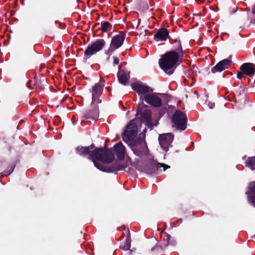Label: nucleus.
Masks as SVG:
<instances>
[{
	"label": "nucleus",
	"instance_id": "1",
	"mask_svg": "<svg viewBox=\"0 0 255 255\" xmlns=\"http://www.w3.org/2000/svg\"><path fill=\"white\" fill-rule=\"evenodd\" d=\"M75 152L80 156H88L89 159L95 157L97 160L107 163H110L114 159L115 155L111 148L104 149L103 147L96 148L93 150H89L87 146H78L75 148Z\"/></svg>",
	"mask_w": 255,
	"mask_h": 255
},
{
	"label": "nucleus",
	"instance_id": "2",
	"mask_svg": "<svg viewBox=\"0 0 255 255\" xmlns=\"http://www.w3.org/2000/svg\"><path fill=\"white\" fill-rule=\"evenodd\" d=\"M183 56L169 51L163 54L159 60V65L162 70L168 75L173 73L177 65L181 62Z\"/></svg>",
	"mask_w": 255,
	"mask_h": 255
},
{
	"label": "nucleus",
	"instance_id": "3",
	"mask_svg": "<svg viewBox=\"0 0 255 255\" xmlns=\"http://www.w3.org/2000/svg\"><path fill=\"white\" fill-rule=\"evenodd\" d=\"M187 118L185 113L182 111L177 110L171 118L173 126L177 129L184 130L186 128L187 123Z\"/></svg>",
	"mask_w": 255,
	"mask_h": 255
},
{
	"label": "nucleus",
	"instance_id": "4",
	"mask_svg": "<svg viewBox=\"0 0 255 255\" xmlns=\"http://www.w3.org/2000/svg\"><path fill=\"white\" fill-rule=\"evenodd\" d=\"M106 44L103 39H99L89 44L84 51V58L87 59L103 49Z\"/></svg>",
	"mask_w": 255,
	"mask_h": 255
},
{
	"label": "nucleus",
	"instance_id": "5",
	"mask_svg": "<svg viewBox=\"0 0 255 255\" xmlns=\"http://www.w3.org/2000/svg\"><path fill=\"white\" fill-rule=\"evenodd\" d=\"M132 150L135 155L140 157L147 156L149 152L145 141L139 139H135L133 141Z\"/></svg>",
	"mask_w": 255,
	"mask_h": 255
},
{
	"label": "nucleus",
	"instance_id": "6",
	"mask_svg": "<svg viewBox=\"0 0 255 255\" xmlns=\"http://www.w3.org/2000/svg\"><path fill=\"white\" fill-rule=\"evenodd\" d=\"M126 128L122 134V138L124 141L128 142L134 139L137 135V126L134 119L130 121L127 126Z\"/></svg>",
	"mask_w": 255,
	"mask_h": 255
},
{
	"label": "nucleus",
	"instance_id": "7",
	"mask_svg": "<svg viewBox=\"0 0 255 255\" xmlns=\"http://www.w3.org/2000/svg\"><path fill=\"white\" fill-rule=\"evenodd\" d=\"M147 106L141 104H138L136 110V118L138 119L141 123H144L152 119L151 111L150 109H147Z\"/></svg>",
	"mask_w": 255,
	"mask_h": 255
},
{
	"label": "nucleus",
	"instance_id": "8",
	"mask_svg": "<svg viewBox=\"0 0 255 255\" xmlns=\"http://www.w3.org/2000/svg\"><path fill=\"white\" fill-rule=\"evenodd\" d=\"M125 37V33L122 31H120L118 34L113 36L111 39L110 46L108 49V52L112 53L116 49L121 47L124 43Z\"/></svg>",
	"mask_w": 255,
	"mask_h": 255
},
{
	"label": "nucleus",
	"instance_id": "9",
	"mask_svg": "<svg viewBox=\"0 0 255 255\" xmlns=\"http://www.w3.org/2000/svg\"><path fill=\"white\" fill-rule=\"evenodd\" d=\"M140 99L143 103L144 100L146 103L154 107H159L162 105L161 99L157 96L155 93H149L144 96H140Z\"/></svg>",
	"mask_w": 255,
	"mask_h": 255
},
{
	"label": "nucleus",
	"instance_id": "10",
	"mask_svg": "<svg viewBox=\"0 0 255 255\" xmlns=\"http://www.w3.org/2000/svg\"><path fill=\"white\" fill-rule=\"evenodd\" d=\"M174 138V135L171 133L159 134L158 140L161 147L166 151L169 147H171V143Z\"/></svg>",
	"mask_w": 255,
	"mask_h": 255
},
{
	"label": "nucleus",
	"instance_id": "11",
	"mask_svg": "<svg viewBox=\"0 0 255 255\" xmlns=\"http://www.w3.org/2000/svg\"><path fill=\"white\" fill-rule=\"evenodd\" d=\"M131 87L139 95V97L140 96H144L145 95L153 92V89L150 87L135 82L131 84Z\"/></svg>",
	"mask_w": 255,
	"mask_h": 255
},
{
	"label": "nucleus",
	"instance_id": "12",
	"mask_svg": "<svg viewBox=\"0 0 255 255\" xmlns=\"http://www.w3.org/2000/svg\"><path fill=\"white\" fill-rule=\"evenodd\" d=\"M161 167H163V171H165L166 169L170 168V166L163 163H157L153 160L147 164L145 168V171L147 174H151L155 173Z\"/></svg>",
	"mask_w": 255,
	"mask_h": 255
},
{
	"label": "nucleus",
	"instance_id": "13",
	"mask_svg": "<svg viewBox=\"0 0 255 255\" xmlns=\"http://www.w3.org/2000/svg\"><path fill=\"white\" fill-rule=\"evenodd\" d=\"M169 43L172 45L171 51H174L175 53L183 57L184 52L181 40L177 37H169Z\"/></svg>",
	"mask_w": 255,
	"mask_h": 255
},
{
	"label": "nucleus",
	"instance_id": "14",
	"mask_svg": "<svg viewBox=\"0 0 255 255\" xmlns=\"http://www.w3.org/2000/svg\"><path fill=\"white\" fill-rule=\"evenodd\" d=\"M244 75H246L250 77H253L255 75V65L252 63H245L240 67Z\"/></svg>",
	"mask_w": 255,
	"mask_h": 255
},
{
	"label": "nucleus",
	"instance_id": "15",
	"mask_svg": "<svg viewBox=\"0 0 255 255\" xmlns=\"http://www.w3.org/2000/svg\"><path fill=\"white\" fill-rule=\"evenodd\" d=\"M232 63V61L229 59H224L218 62L215 66L213 67L211 71L213 73L216 72H221L226 69H227L229 65Z\"/></svg>",
	"mask_w": 255,
	"mask_h": 255
},
{
	"label": "nucleus",
	"instance_id": "16",
	"mask_svg": "<svg viewBox=\"0 0 255 255\" xmlns=\"http://www.w3.org/2000/svg\"><path fill=\"white\" fill-rule=\"evenodd\" d=\"M169 37H171L169 36L168 29L165 28H160L154 34L153 39L156 41H164Z\"/></svg>",
	"mask_w": 255,
	"mask_h": 255
},
{
	"label": "nucleus",
	"instance_id": "17",
	"mask_svg": "<svg viewBox=\"0 0 255 255\" xmlns=\"http://www.w3.org/2000/svg\"><path fill=\"white\" fill-rule=\"evenodd\" d=\"M126 242L124 243V245H121L120 246V248L121 250H124V251H128L129 250V252L128 253V255H132L133 253L135 252V251L133 249L130 250V248L131 246V239L130 237V231L128 228L127 230L126 231Z\"/></svg>",
	"mask_w": 255,
	"mask_h": 255
},
{
	"label": "nucleus",
	"instance_id": "18",
	"mask_svg": "<svg viewBox=\"0 0 255 255\" xmlns=\"http://www.w3.org/2000/svg\"><path fill=\"white\" fill-rule=\"evenodd\" d=\"M114 149L119 160H123L125 156L126 148L123 143L120 142L116 144L114 146Z\"/></svg>",
	"mask_w": 255,
	"mask_h": 255
},
{
	"label": "nucleus",
	"instance_id": "19",
	"mask_svg": "<svg viewBox=\"0 0 255 255\" xmlns=\"http://www.w3.org/2000/svg\"><path fill=\"white\" fill-rule=\"evenodd\" d=\"M119 83L123 85H127L130 78L129 72L126 70H121L117 74Z\"/></svg>",
	"mask_w": 255,
	"mask_h": 255
},
{
	"label": "nucleus",
	"instance_id": "20",
	"mask_svg": "<svg viewBox=\"0 0 255 255\" xmlns=\"http://www.w3.org/2000/svg\"><path fill=\"white\" fill-rule=\"evenodd\" d=\"M95 103V102L92 101L91 109L89 111L90 113L85 116L86 119L92 118L94 120H96L98 119L99 114V110L98 106H97Z\"/></svg>",
	"mask_w": 255,
	"mask_h": 255
},
{
	"label": "nucleus",
	"instance_id": "21",
	"mask_svg": "<svg viewBox=\"0 0 255 255\" xmlns=\"http://www.w3.org/2000/svg\"><path fill=\"white\" fill-rule=\"evenodd\" d=\"M103 88L98 84H96L92 88V100L96 102V99L99 98L101 95Z\"/></svg>",
	"mask_w": 255,
	"mask_h": 255
},
{
	"label": "nucleus",
	"instance_id": "22",
	"mask_svg": "<svg viewBox=\"0 0 255 255\" xmlns=\"http://www.w3.org/2000/svg\"><path fill=\"white\" fill-rule=\"evenodd\" d=\"M125 168V164L116 161L112 165H109V173L115 172L116 173L117 171L124 170Z\"/></svg>",
	"mask_w": 255,
	"mask_h": 255
},
{
	"label": "nucleus",
	"instance_id": "23",
	"mask_svg": "<svg viewBox=\"0 0 255 255\" xmlns=\"http://www.w3.org/2000/svg\"><path fill=\"white\" fill-rule=\"evenodd\" d=\"M248 199L250 202L255 204V181L251 182L250 184Z\"/></svg>",
	"mask_w": 255,
	"mask_h": 255
},
{
	"label": "nucleus",
	"instance_id": "24",
	"mask_svg": "<svg viewBox=\"0 0 255 255\" xmlns=\"http://www.w3.org/2000/svg\"><path fill=\"white\" fill-rule=\"evenodd\" d=\"M171 236L167 233H164V236L163 238V245L165 247L168 246H174L176 245V241L171 240Z\"/></svg>",
	"mask_w": 255,
	"mask_h": 255
},
{
	"label": "nucleus",
	"instance_id": "25",
	"mask_svg": "<svg viewBox=\"0 0 255 255\" xmlns=\"http://www.w3.org/2000/svg\"><path fill=\"white\" fill-rule=\"evenodd\" d=\"M96 158L95 157H93V158L91 159L93 162L94 165L101 171H102L103 172H109V165H104L102 163L97 162L96 160Z\"/></svg>",
	"mask_w": 255,
	"mask_h": 255
},
{
	"label": "nucleus",
	"instance_id": "26",
	"mask_svg": "<svg viewBox=\"0 0 255 255\" xmlns=\"http://www.w3.org/2000/svg\"><path fill=\"white\" fill-rule=\"evenodd\" d=\"M245 166L251 169H255V156L249 157L245 163Z\"/></svg>",
	"mask_w": 255,
	"mask_h": 255
},
{
	"label": "nucleus",
	"instance_id": "27",
	"mask_svg": "<svg viewBox=\"0 0 255 255\" xmlns=\"http://www.w3.org/2000/svg\"><path fill=\"white\" fill-rule=\"evenodd\" d=\"M112 27V25L108 21H103L101 23V26L100 28L102 32H106L109 29L111 30Z\"/></svg>",
	"mask_w": 255,
	"mask_h": 255
},
{
	"label": "nucleus",
	"instance_id": "28",
	"mask_svg": "<svg viewBox=\"0 0 255 255\" xmlns=\"http://www.w3.org/2000/svg\"><path fill=\"white\" fill-rule=\"evenodd\" d=\"M239 20L242 25H244L248 21V14L246 12H241L239 14Z\"/></svg>",
	"mask_w": 255,
	"mask_h": 255
},
{
	"label": "nucleus",
	"instance_id": "29",
	"mask_svg": "<svg viewBox=\"0 0 255 255\" xmlns=\"http://www.w3.org/2000/svg\"><path fill=\"white\" fill-rule=\"evenodd\" d=\"M162 251V248L161 246L156 244L153 248L151 249V251L153 254L155 255L156 253L160 254Z\"/></svg>",
	"mask_w": 255,
	"mask_h": 255
},
{
	"label": "nucleus",
	"instance_id": "30",
	"mask_svg": "<svg viewBox=\"0 0 255 255\" xmlns=\"http://www.w3.org/2000/svg\"><path fill=\"white\" fill-rule=\"evenodd\" d=\"M146 132V128H145L142 132L139 135V136L136 139H139L142 140V141H145V133Z\"/></svg>",
	"mask_w": 255,
	"mask_h": 255
},
{
	"label": "nucleus",
	"instance_id": "31",
	"mask_svg": "<svg viewBox=\"0 0 255 255\" xmlns=\"http://www.w3.org/2000/svg\"><path fill=\"white\" fill-rule=\"evenodd\" d=\"M248 79V81L249 82V84L250 85V86H249L248 88H247V87H243V91L244 92H245L246 91H247V89L249 88H253L255 87V81H253V82L252 83H251V79L250 78H247Z\"/></svg>",
	"mask_w": 255,
	"mask_h": 255
},
{
	"label": "nucleus",
	"instance_id": "32",
	"mask_svg": "<svg viewBox=\"0 0 255 255\" xmlns=\"http://www.w3.org/2000/svg\"><path fill=\"white\" fill-rule=\"evenodd\" d=\"M146 126L149 128L150 130L153 129V124L152 123V119L144 123Z\"/></svg>",
	"mask_w": 255,
	"mask_h": 255
},
{
	"label": "nucleus",
	"instance_id": "33",
	"mask_svg": "<svg viewBox=\"0 0 255 255\" xmlns=\"http://www.w3.org/2000/svg\"><path fill=\"white\" fill-rule=\"evenodd\" d=\"M140 6L144 10H148L149 8L148 4L146 1H141L140 3Z\"/></svg>",
	"mask_w": 255,
	"mask_h": 255
},
{
	"label": "nucleus",
	"instance_id": "34",
	"mask_svg": "<svg viewBox=\"0 0 255 255\" xmlns=\"http://www.w3.org/2000/svg\"><path fill=\"white\" fill-rule=\"evenodd\" d=\"M18 100V102L20 104L24 102H27V97L25 96L24 97H22V96H20L18 97V99H17V101Z\"/></svg>",
	"mask_w": 255,
	"mask_h": 255
},
{
	"label": "nucleus",
	"instance_id": "35",
	"mask_svg": "<svg viewBox=\"0 0 255 255\" xmlns=\"http://www.w3.org/2000/svg\"><path fill=\"white\" fill-rule=\"evenodd\" d=\"M14 170V167H11L10 169L9 170L8 172L5 171L3 172L1 174V176H7L9 175Z\"/></svg>",
	"mask_w": 255,
	"mask_h": 255
},
{
	"label": "nucleus",
	"instance_id": "36",
	"mask_svg": "<svg viewBox=\"0 0 255 255\" xmlns=\"http://www.w3.org/2000/svg\"><path fill=\"white\" fill-rule=\"evenodd\" d=\"M244 74V73L240 70V71L237 72V77L239 79H241Z\"/></svg>",
	"mask_w": 255,
	"mask_h": 255
},
{
	"label": "nucleus",
	"instance_id": "37",
	"mask_svg": "<svg viewBox=\"0 0 255 255\" xmlns=\"http://www.w3.org/2000/svg\"><path fill=\"white\" fill-rule=\"evenodd\" d=\"M166 111V108L164 107L162 108L159 112V115L161 116L165 114V112Z\"/></svg>",
	"mask_w": 255,
	"mask_h": 255
},
{
	"label": "nucleus",
	"instance_id": "38",
	"mask_svg": "<svg viewBox=\"0 0 255 255\" xmlns=\"http://www.w3.org/2000/svg\"><path fill=\"white\" fill-rule=\"evenodd\" d=\"M113 59H114V61H113L114 65L119 64L120 61H119V59L117 57L114 56L113 57Z\"/></svg>",
	"mask_w": 255,
	"mask_h": 255
},
{
	"label": "nucleus",
	"instance_id": "39",
	"mask_svg": "<svg viewBox=\"0 0 255 255\" xmlns=\"http://www.w3.org/2000/svg\"><path fill=\"white\" fill-rule=\"evenodd\" d=\"M105 81L104 80H100V82L98 83H96V84H98L99 85L101 86L102 88H103V87L105 86Z\"/></svg>",
	"mask_w": 255,
	"mask_h": 255
},
{
	"label": "nucleus",
	"instance_id": "40",
	"mask_svg": "<svg viewBox=\"0 0 255 255\" xmlns=\"http://www.w3.org/2000/svg\"><path fill=\"white\" fill-rule=\"evenodd\" d=\"M87 147H89V150H93L96 148L95 145L94 144L92 143L90 146H87Z\"/></svg>",
	"mask_w": 255,
	"mask_h": 255
},
{
	"label": "nucleus",
	"instance_id": "41",
	"mask_svg": "<svg viewBox=\"0 0 255 255\" xmlns=\"http://www.w3.org/2000/svg\"><path fill=\"white\" fill-rule=\"evenodd\" d=\"M124 238V233H123L122 235V236H121L120 238L118 240V241H121Z\"/></svg>",
	"mask_w": 255,
	"mask_h": 255
},
{
	"label": "nucleus",
	"instance_id": "42",
	"mask_svg": "<svg viewBox=\"0 0 255 255\" xmlns=\"http://www.w3.org/2000/svg\"><path fill=\"white\" fill-rule=\"evenodd\" d=\"M95 102H97L98 104L101 103L102 100L99 99V98L96 99V101Z\"/></svg>",
	"mask_w": 255,
	"mask_h": 255
},
{
	"label": "nucleus",
	"instance_id": "43",
	"mask_svg": "<svg viewBox=\"0 0 255 255\" xmlns=\"http://www.w3.org/2000/svg\"><path fill=\"white\" fill-rule=\"evenodd\" d=\"M252 13L255 15V5H254L253 8L252 9Z\"/></svg>",
	"mask_w": 255,
	"mask_h": 255
},
{
	"label": "nucleus",
	"instance_id": "44",
	"mask_svg": "<svg viewBox=\"0 0 255 255\" xmlns=\"http://www.w3.org/2000/svg\"><path fill=\"white\" fill-rule=\"evenodd\" d=\"M19 61H21V62L22 61V57L21 55L19 56Z\"/></svg>",
	"mask_w": 255,
	"mask_h": 255
},
{
	"label": "nucleus",
	"instance_id": "45",
	"mask_svg": "<svg viewBox=\"0 0 255 255\" xmlns=\"http://www.w3.org/2000/svg\"><path fill=\"white\" fill-rule=\"evenodd\" d=\"M210 108L212 109L213 108V107L214 106V103H212L211 105H209Z\"/></svg>",
	"mask_w": 255,
	"mask_h": 255
},
{
	"label": "nucleus",
	"instance_id": "46",
	"mask_svg": "<svg viewBox=\"0 0 255 255\" xmlns=\"http://www.w3.org/2000/svg\"><path fill=\"white\" fill-rule=\"evenodd\" d=\"M23 122H24V121H23V120H20V121H19V125H20V124H22V123H23Z\"/></svg>",
	"mask_w": 255,
	"mask_h": 255
},
{
	"label": "nucleus",
	"instance_id": "47",
	"mask_svg": "<svg viewBox=\"0 0 255 255\" xmlns=\"http://www.w3.org/2000/svg\"><path fill=\"white\" fill-rule=\"evenodd\" d=\"M20 1H21V4H22V5H23L24 4V2H23V0H20Z\"/></svg>",
	"mask_w": 255,
	"mask_h": 255
},
{
	"label": "nucleus",
	"instance_id": "48",
	"mask_svg": "<svg viewBox=\"0 0 255 255\" xmlns=\"http://www.w3.org/2000/svg\"><path fill=\"white\" fill-rule=\"evenodd\" d=\"M24 145H26L25 142H23V143L21 144V146Z\"/></svg>",
	"mask_w": 255,
	"mask_h": 255
},
{
	"label": "nucleus",
	"instance_id": "49",
	"mask_svg": "<svg viewBox=\"0 0 255 255\" xmlns=\"http://www.w3.org/2000/svg\"><path fill=\"white\" fill-rule=\"evenodd\" d=\"M200 1H201V3H203V2H204V0H201Z\"/></svg>",
	"mask_w": 255,
	"mask_h": 255
},
{
	"label": "nucleus",
	"instance_id": "50",
	"mask_svg": "<svg viewBox=\"0 0 255 255\" xmlns=\"http://www.w3.org/2000/svg\"><path fill=\"white\" fill-rule=\"evenodd\" d=\"M246 157V156L245 155V156L243 157V158L244 159Z\"/></svg>",
	"mask_w": 255,
	"mask_h": 255
},
{
	"label": "nucleus",
	"instance_id": "51",
	"mask_svg": "<svg viewBox=\"0 0 255 255\" xmlns=\"http://www.w3.org/2000/svg\"><path fill=\"white\" fill-rule=\"evenodd\" d=\"M195 94H197V91H195Z\"/></svg>",
	"mask_w": 255,
	"mask_h": 255
}]
</instances>
